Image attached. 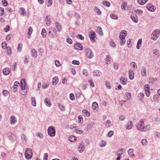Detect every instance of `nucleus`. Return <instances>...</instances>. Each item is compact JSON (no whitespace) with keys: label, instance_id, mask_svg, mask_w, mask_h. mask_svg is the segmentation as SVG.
Here are the masks:
<instances>
[{"label":"nucleus","instance_id":"obj_38","mask_svg":"<svg viewBox=\"0 0 160 160\" xmlns=\"http://www.w3.org/2000/svg\"><path fill=\"white\" fill-rule=\"evenodd\" d=\"M41 34L43 37H44L46 36V34H47V32L46 30V29L44 28H43L42 29V31L41 32Z\"/></svg>","mask_w":160,"mask_h":160},{"label":"nucleus","instance_id":"obj_52","mask_svg":"<svg viewBox=\"0 0 160 160\" xmlns=\"http://www.w3.org/2000/svg\"><path fill=\"white\" fill-rule=\"evenodd\" d=\"M123 150H125V149L124 148H122L119 150L118 151V152H120L119 153H117L116 155L117 156H119V155H122V152Z\"/></svg>","mask_w":160,"mask_h":160},{"label":"nucleus","instance_id":"obj_35","mask_svg":"<svg viewBox=\"0 0 160 160\" xmlns=\"http://www.w3.org/2000/svg\"><path fill=\"white\" fill-rule=\"evenodd\" d=\"M98 107V103L96 102H94L92 103V107L93 110L96 109Z\"/></svg>","mask_w":160,"mask_h":160},{"label":"nucleus","instance_id":"obj_15","mask_svg":"<svg viewBox=\"0 0 160 160\" xmlns=\"http://www.w3.org/2000/svg\"><path fill=\"white\" fill-rule=\"evenodd\" d=\"M141 73L143 77H145L146 75V70L145 67L143 66L141 68Z\"/></svg>","mask_w":160,"mask_h":160},{"label":"nucleus","instance_id":"obj_59","mask_svg":"<svg viewBox=\"0 0 160 160\" xmlns=\"http://www.w3.org/2000/svg\"><path fill=\"white\" fill-rule=\"evenodd\" d=\"M145 91L150 90V87L148 84H146L145 85Z\"/></svg>","mask_w":160,"mask_h":160},{"label":"nucleus","instance_id":"obj_8","mask_svg":"<svg viewBox=\"0 0 160 160\" xmlns=\"http://www.w3.org/2000/svg\"><path fill=\"white\" fill-rule=\"evenodd\" d=\"M89 36L90 40L92 42H94L95 40V38L96 36L95 33V32L92 31L89 32Z\"/></svg>","mask_w":160,"mask_h":160},{"label":"nucleus","instance_id":"obj_16","mask_svg":"<svg viewBox=\"0 0 160 160\" xmlns=\"http://www.w3.org/2000/svg\"><path fill=\"white\" fill-rule=\"evenodd\" d=\"M55 27L57 29V30L58 32H61L62 30V27L61 25L58 22L55 23Z\"/></svg>","mask_w":160,"mask_h":160},{"label":"nucleus","instance_id":"obj_14","mask_svg":"<svg viewBox=\"0 0 160 160\" xmlns=\"http://www.w3.org/2000/svg\"><path fill=\"white\" fill-rule=\"evenodd\" d=\"M75 48L76 49L82 51V46L79 43H77L75 44Z\"/></svg>","mask_w":160,"mask_h":160},{"label":"nucleus","instance_id":"obj_46","mask_svg":"<svg viewBox=\"0 0 160 160\" xmlns=\"http://www.w3.org/2000/svg\"><path fill=\"white\" fill-rule=\"evenodd\" d=\"M144 96V95L143 93H142L141 92L138 94V97L140 101L142 100V99L143 98Z\"/></svg>","mask_w":160,"mask_h":160},{"label":"nucleus","instance_id":"obj_50","mask_svg":"<svg viewBox=\"0 0 160 160\" xmlns=\"http://www.w3.org/2000/svg\"><path fill=\"white\" fill-rule=\"evenodd\" d=\"M7 53L8 55H11V48L10 47H8L7 48Z\"/></svg>","mask_w":160,"mask_h":160},{"label":"nucleus","instance_id":"obj_54","mask_svg":"<svg viewBox=\"0 0 160 160\" xmlns=\"http://www.w3.org/2000/svg\"><path fill=\"white\" fill-rule=\"evenodd\" d=\"M4 9L3 8L0 7V15H2L4 14Z\"/></svg>","mask_w":160,"mask_h":160},{"label":"nucleus","instance_id":"obj_22","mask_svg":"<svg viewBox=\"0 0 160 160\" xmlns=\"http://www.w3.org/2000/svg\"><path fill=\"white\" fill-rule=\"evenodd\" d=\"M129 78L130 80H132L134 78V73L133 71L130 70L129 71Z\"/></svg>","mask_w":160,"mask_h":160},{"label":"nucleus","instance_id":"obj_39","mask_svg":"<svg viewBox=\"0 0 160 160\" xmlns=\"http://www.w3.org/2000/svg\"><path fill=\"white\" fill-rule=\"evenodd\" d=\"M32 104V106H36V100L34 97H32L31 98Z\"/></svg>","mask_w":160,"mask_h":160},{"label":"nucleus","instance_id":"obj_43","mask_svg":"<svg viewBox=\"0 0 160 160\" xmlns=\"http://www.w3.org/2000/svg\"><path fill=\"white\" fill-rule=\"evenodd\" d=\"M126 96L127 97V100H128L131 98V95L129 92H127L126 93Z\"/></svg>","mask_w":160,"mask_h":160},{"label":"nucleus","instance_id":"obj_62","mask_svg":"<svg viewBox=\"0 0 160 160\" xmlns=\"http://www.w3.org/2000/svg\"><path fill=\"white\" fill-rule=\"evenodd\" d=\"M113 134V131H109L108 134V137H111Z\"/></svg>","mask_w":160,"mask_h":160},{"label":"nucleus","instance_id":"obj_42","mask_svg":"<svg viewBox=\"0 0 160 160\" xmlns=\"http://www.w3.org/2000/svg\"><path fill=\"white\" fill-rule=\"evenodd\" d=\"M121 39V42L120 43V44L121 45H123L125 43V38H123V37H122V38H120Z\"/></svg>","mask_w":160,"mask_h":160},{"label":"nucleus","instance_id":"obj_24","mask_svg":"<svg viewBox=\"0 0 160 160\" xmlns=\"http://www.w3.org/2000/svg\"><path fill=\"white\" fill-rule=\"evenodd\" d=\"M44 103L47 106L51 107V104L50 103V99L48 98H46L44 100Z\"/></svg>","mask_w":160,"mask_h":160},{"label":"nucleus","instance_id":"obj_18","mask_svg":"<svg viewBox=\"0 0 160 160\" xmlns=\"http://www.w3.org/2000/svg\"><path fill=\"white\" fill-rule=\"evenodd\" d=\"M21 88L22 90L25 91L26 84L25 83V81L24 79H22L21 82Z\"/></svg>","mask_w":160,"mask_h":160},{"label":"nucleus","instance_id":"obj_51","mask_svg":"<svg viewBox=\"0 0 160 160\" xmlns=\"http://www.w3.org/2000/svg\"><path fill=\"white\" fill-rule=\"evenodd\" d=\"M2 93L3 95L4 96L6 97L8 94L9 92L8 91L5 90L3 91Z\"/></svg>","mask_w":160,"mask_h":160},{"label":"nucleus","instance_id":"obj_56","mask_svg":"<svg viewBox=\"0 0 160 160\" xmlns=\"http://www.w3.org/2000/svg\"><path fill=\"white\" fill-rule=\"evenodd\" d=\"M141 143L142 145H145L147 143V140L145 139H142L141 141Z\"/></svg>","mask_w":160,"mask_h":160},{"label":"nucleus","instance_id":"obj_26","mask_svg":"<svg viewBox=\"0 0 160 160\" xmlns=\"http://www.w3.org/2000/svg\"><path fill=\"white\" fill-rule=\"evenodd\" d=\"M58 77H55L52 79V84L53 85H55L58 83Z\"/></svg>","mask_w":160,"mask_h":160},{"label":"nucleus","instance_id":"obj_41","mask_svg":"<svg viewBox=\"0 0 160 160\" xmlns=\"http://www.w3.org/2000/svg\"><path fill=\"white\" fill-rule=\"evenodd\" d=\"M32 28L30 27L28 28V36H30L32 33Z\"/></svg>","mask_w":160,"mask_h":160},{"label":"nucleus","instance_id":"obj_64","mask_svg":"<svg viewBox=\"0 0 160 160\" xmlns=\"http://www.w3.org/2000/svg\"><path fill=\"white\" fill-rule=\"evenodd\" d=\"M66 41H67V42L69 44H71L72 42V40L71 39H70V38H67Z\"/></svg>","mask_w":160,"mask_h":160},{"label":"nucleus","instance_id":"obj_63","mask_svg":"<svg viewBox=\"0 0 160 160\" xmlns=\"http://www.w3.org/2000/svg\"><path fill=\"white\" fill-rule=\"evenodd\" d=\"M2 47L3 49H5L6 47V43L5 42H2Z\"/></svg>","mask_w":160,"mask_h":160},{"label":"nucleus","instance_id":"obj_1","mask_svg":"<svg viewBox=\"0 0 160 160\" xmlns=\"http://www.w3.org/2000/svg\"><path fill=\"white\" fill-rule=\"evenodd\" d=\"M85 53H86V56L88 58L91 59L94 57V54L91 50L89 48H87L85 49Z\"/></svg>","mask_w":160,"mask_h":160},{"label":"nucleus","instance_id":"obj_36","mask_svg":"<svg viewBox=\"0 0 160 160\" xmlns=\"http://www.w3.org/2000/svg\"><path fill=\"white\" fill-rule=\"evenodd\" d=\"M159 96L158 95H155L153 97V100L155 102H158Z\"/></svg>","mask_w":160,"mask_h":160},{"label":"nucleus","instance_id":"obj_7","mask_svg":"<svg viewBox=\"0 0 160 160\" xmlns=\"http://www.w3.org/2000/svg\"><path fill=\"white\" fill-rule=\"evenodd\" d=\"M159 35V34L158 32L156 31V30H154L152 33V39L153 40H156L158 37Z\"/></svg>","mask_w":160,"mask_h":160},{"label":"nucleus","instance_id":"obj_31","mask_svg":"<svg viewBox=\"0 0 160 160\" xmlns=\"http://www.w3.org/2000/svg\"><path fill=\"white\" fill-rule=\"evenodd\" d=\"M94 11L97 12L98 15H100L102 13L101 11L97 7H94Z\"/></svg>","mask_w":160,"mask_h":160},{"label":"nucleus","instance_id":"obj_28","mask_svg":"<svg viewBox=\"0 0 160 160\" xmlns=\"http://www.w3.org/2000/svg\"><path fill=\"white\" fill-rule=\"evenodd\" d=\"M58 105L61 111H65L66 108L64 106L59 103L58 104Z\"/></svg>","mask_w":160,"mask_h":160},{"label":"nucleus","instance_id":"obj_13","mask_svg":"<svg viewBox=\"0 0 160 160\" xmlns=\"http://www.w3.org/2000/svg\"><path fill=\"white\" fill-rule=\"evenodd\" d=\"M127 33V32L125 30H122L120 33L119 38H122V37H123V38H125V37L126 36Z\"/></svg>","mask_w":160,"mask_h":160},{"label":"nucleus","instance_id":"obj_30","mask_svg":"<svg viewBox=\"0 0 160 160\" xmlns=\"http://www.w3.org/2000/svg\"><path fill=\"white\" fill-rule=\"evenodd\" d=\"M77 138L76 137L73 136H69L68 138V140L69 141L71 142H73L76 141Z\"/></svg>","mask_w":160,"mask_h":160},{"label":"nucleus","instance_id":"obj_11","mask_svg":"<svg viewBox=\"0 0 160 160\" xmlns=\"http://www.w3.org/2000/svg\"><path fill=\"white\" fill-rule=\"evenodd\" d=\"M10 123L12 125H14L17 121V119L16 117L14 116H12L10 118Z\"/></svg>","mask_w":160,"mask_h":160},{"label":"nucleus","instance_id":"obj_27","mask_svg":"<svg viewBox=\"0 0 160 160\" xmlns=\"http://www.w3.org/2000/svg\"><path fill=\"white\" fill-rule=\"evenodd\" d=\"M121 82L123 85H125L127 83V79L123 77H121L120 79Z\"/></svg>","mask_w":160,"mask_h":160},{"label":"nucleus","instance_id":"obj_45","mask_svg":"<svg viewBox=\"0 0 160 160\" xmlns=\"http://www.w3.org/2000/svg\"><path fill=\"white\" fill-rule=\"evenodd\" d=\"M20 11H22V12L21 13V14L23 16L25 15V9L23 8H21L20 9Z\"/></svg>","mask_w":160,"mask_h":160},{"label":"nucleus","instance_id":"obj_20","mask_svg":"<svg viewBox=\"0 0 160 160\" xmlns=\"http://www.w3.org/2000/svg\"><path fill=\"white\" fill-rule=\"evenodd\" d=\"M151 128V126L150 125H147L145 126H144L142 128L141 131L146 132L149 130Z\"/></svg>","mask_w":160,"mask_h":160},{"label":"nucleus","instance_id":"obj_17","mask_svg":"<svg viewBox=\"0 0 160 160\" xmlns=\"http://www.w3.org/2000/svg\"><path fill=\"white\" fill-rule=\"evenodd\" d=\"M93 74L94 76L100 77L101 76L102 73L98 70H95L93 72Z\"/></svg>","mask_w":160,"mask_h":160},{"label":"nucleus","instance_id":"obj_33","mask_svg":"<svg viewBox=\"0 0 160 160\" xmlns=\"http://www.w3.org/2000/svg\"><path fill=\"white\" fill-rule=\"evenodd\" d=\"M128 153L129 155L131 157H134L135 156L133 154V149L132 148L129 149L128 150Z\"/></svg>","mask_w":160,"mask_h":160},{"label":"nucleus","instance_id":"obj_55","mask_svg":"<svg viewBox=\"0 0 160 160\" xmlns=\"http://www.w3.org/2000/svg\"><path fill=\"white\" fill-rule=\"evenodd\" d=\"M10 27L9 25H7L6 27L4 28V30L5 32H7L9 31Z\"/></svg>","mask_w":160,"mask_h":160},{"label":"nucleus","instance_id":"obj_2","mask_svg":"<svg viewBox=\"0 0 160 160\" xmlns=\"http://www.w3.org/2000/svg\"><path fill=\"white\" fill-rule=\"evenodd\" d=\"M57 31L56 29L53 27H50L49 29L48 35L52 38H54L55 37Z\"/></svg>","mask_w":160,"mask_h":160},{"label":"nucleus","instance_id":"obj_3","mask_svg":"<svg viewBox=\"0 0 160 160\" xmlns=\"http://www.w3.org/2000/svg\"><path fill=\"white\" fill-rule=\"evenodd\" d=\"M48 132L49 135L51 137H54L55 135V128L52 126L49 127L48 129Z\"/></svg>","mask_w":160,"mask_h":160},{"label":"nucleus","instance_id":"obj_9","mask_svg":"<svg viewBox=\"0 0 160 160\" xmlns=\"http://www.w3.org/2000/svg\"><path fill=\"white\" fill-rule=\"evenodd\" d=\"M85 149L84 144L83 142H82L78 147V150L80 153H82Z\"/></svg>","mask_w":160,"mask_h":160},{"label":"nucleus","instance_id":"obj_6","mask_svg":"<svg viewBox=\"0 0 160 160\" xmlns=\"http://www.w3.org/2000/svg\"><path fill=\"white\" fill-rule=\"evenodd\" d=\"M7 136L8 137L9 139L12 142H13L16 139L15 136L14 134L11 132H8L7 134Z\"/></svg>","mask_w":160,"mask_h":160},{"label":"nucleus","instance_id":"obj_23","mask_svg":"<svg viewBox=\"0 0 160 160\" xmlns=\"http://www.w3.org/2000/svg\"><path fill=\"white\" fill-rule=\"evenodd\" d=\"M32 56L34 58H36L38 56L37 52L35 49H33L31 51Z\"/></svg>","mask_w":160,"mask_h":160},{"label":"nucleus","instance_id":"obj_37","mask_svg":"<svg viewBox=\"0 0 160 160\" xmlns=\"http://www.w3.org/2000/svg\"><path fill=\"white\" fill-rule=\"evenodd\" d=\"M103 4L106 7H110V3L108 1H104L102 2Z\"/></svg>","mask_w":160,"mask_h":160},{"label":"nucleus","instance_id":"obj_58","mask_svg":"<svg viewBox=\"0 0 160 160\" xmlns=\"http://www.w3.org/2000/svg\"><path fill=\"white\" fill-rule=\"evenodd\" d=\"M88 82L89 83L90 85L92 87H94V84L92 80H89Z\"/></svg>","mask_w":160,"mask_h":160},{"label":"nucleus","instance_id":"obj_21","mask_svg":"<svg viewBox=\"0 0 160 160\" xmlns=\"http://www.w3.org/2000/svg\"><path fill=\"white\" fill-rule=\"evenodd\" d=\"M131 18L134 22L137 23L138 22V17L136 15H131Z\"/></svg>","mask_w":160,"mask_h":160},{"label":"nucleus","instance_id":"obj_60","mask_svg":"<svg viewBox=\"0 0 160 160\" xmlns=\"http://www.w3.org/2000/svg\"><path fill=\"white\" fill-rule=\"evenodd\" d=\"M158 51L157 49H154L153 51V54L156 55L158 54Z\"/></svg>","mask_w":160,"mask_h":160},{"label":"nucleus","instance_id":"obj_5","mask_svg":"<svg viewBox=\"0 0 160 160\" xmlns=\"http://www.w3.org/2000/svg\"><path fill=\"white\" fill-rule=\"evenodd\" d=\"M144 125V121L141 120L139 121L138 123L136 125V127L139 131H141Z\"/></svg>","mask_w":160,"mask_h":160},{"label":"nucleus","instance_id":"obj_44","mask_svg":"<svg viewBox=\"0 0 160 160\" xmlns=\"http://www.w3.org/2000/svg\"><path fill=\"white\" fill-rule=\"evenodd\" d=\"M110 56L109 55H107L106 56V58L105 59V60L107 61V63L109 64L110 63Z\"/></svg>","mask_w":160,"mask_h":160},{"label":"nucleus","instance_id":"obj_53","mask_svg":"<svg viewBox=\"0 0 160 160\" xmlns=\"http://www.w3.org/2000/svg\"><path fill=\"white\" fill-rule=\"evenodd\" d=\"M156 79L152 77H151L149 78V83H152L156 81Z\"/></svg>","mask_w":160,"mask_h":160},{"label":"nucleus","instance_id":"obj_10","mask_svg":"<svg viewBox=\"0 0 160 160\" xmlns=\"http://www.w3.org/2000/svg\"><path fill=\"white\" fill-rule=\"evenodd\" d=\"M147 8L149 11L153 12L155 10V8L154 6L150 4H148L146 6Z\"/></svg>","mask_w":160,"mask_h":160},{"label":"nucleus","instance_id":"obj_48","mask_svg":"<svg viewBox=\"0 0 160 160\" xmlns=\"http://www.w3.org/2000/svg\"><path fill=\"white\" fill-rule=\"evenodd\" d=\"M21 138L22 140L23 141V142H24L26 141V136L25 134H22L21 136Z\"/></svg>","mask_w":160,"mask_h":160},{"label":"nucleus","instance_id":"obj_61","mask_svg":"<svg viewBox=\"0 0 160 160\" xmlns=\"http://www.w3.org/2000/svg\"><path fill=\"white\" fill-rule=\"evenodd\" d=\"M22 47V45L21 44H19L18 46V50L20 52L21 50V48Z\"/></svg>","mask_w":160,"mask_h":160},{"label":"nucleus","instance_id":"obj_32","mask_svg":"<svg viewBox=\"0 0 160 160\" xmlns=\"http://www.w3.org/2000/svg\"><path fill=\"white\" fill-rule=\"evenodd\" d=\"M97 32L99 33L100 36H102L103 35L102 30L101 27H98L97 28Z\"/></svg>","mask_w":160,"mask_h":160},{"label":"nucleus","instance_id":"obj_12","mask_svg":"<svg viewBox=\"0 0 160 160\" xmlns=\"http://www.w3.org/2000/svg\"><path fill=\"white\" fill-rule=\"evenodd\" d=\"M10 69L7 68L3 69L2 70L3 73L5 75H7L9 74L10 71Z\"/></svg>","mask_w":160,"mask_h":160},{"label":"nucleus","instance_id":"obj_57","mask_svg":"<svg viewBox=\"0 0 160 160\" xmlns=\"http://www.w3.org/2000/svg\"><path fill=\"white\" fill-rule=\"evenodd\" d=\"M72 63L74 65H78L79 64V61L74 60L72 62Z\"/></svg>","mask_w":160,"mask_h":160},{"label":"nucleus","instance_id":"obj_47","mask_svg":"<svg viewBox=\"0 0 160 160\" xmlns=\"http://www.w3.org/2000/svg\"><path fill=\"white\" fill-rule=\"evenodd\" d=\"M76 37L81 40H83L84 39V38L83 36L81 34H78L77 36Z\"/></svg>","mask_w":160,"mask_h":160},{"label":"nucleus","instance_id":"obj_19","mask_svg":"<svg viewBox=\"0 0 160 160\" xmlns=\"http://www.w3.org/2000/svg\"><path fill=\"white\" fill-rule=\"evenodd\" d=\"M133 126V123L132 121L128 122L126 126V129L129 130L131 129Z\"/></svg>","mask_w":160,"mask_h":160},{"label":"nucleus","instance_id":"obj_4","mask_svg":"<svg viewBox=\"0 0 160 160\" xmlns=\"http://www.w3.org/2000/svg\"><path fill=\"white\" fill-rule=\"evenodd\" d=\"M25 155L26 158L27 159H30L32 156V150L30 148H27L26 151Z\"/></svg>","mask_w":160,"mask_h":160},{"label":"nucleus","instance_id":"obj_34","mask_svg":"<svg viewBox=\"0 0 160 160\" xmlns=\"http://www.w3.org/2000/svg\"><path fill=\"white\" fill-rule=\"evenodd\" d=\"M148 0H138V3L141 5H144Z\"/></svg>","mask_w":160,"mask_h":160},{"label":"nucleus","instance_id":"obj_49","mask_svg":"<svg viewBox=\"0 0 160 160\" xmlns=\"http://www.w3.org/2000/svg\"><path fill=\"white\" fill-rule=\"evenodd\" d=\"M69 97L70 98L71 100L73 101L75 100V98L74 95L73 93H71L70 94Z\"/></svg>","mask_w":160,"mask_h":160},{"label":"nucleus","instance_id":"obj_40","mask_svg":"<svg viewBox=\"0 0 160 160\" xmlns=\"http://www.w3.org/2000/svg\"><path fill=\"white\" fill-rule=\"evenodd\" d=\"M110 16L111 18H112L113 19H117L118 18V17L117 16L114 14L113 13H111L110 15Z\"/></svg>","mask_w":160,"mask_h":160},{"label":"nucleus","instance_id":"obj_29","mask_svg":"<svg viewBox=\"0 0 160 160\" xmlns=\"http://www.w3.org/2000/svg\"><path fill=\"white\" fill-rule=\"evenodd\" d=\"M82 113L84 116L88 117L90 115V113L86 110L83 109L82 110Z\"/></svg>","mask_w":160,"mask_h":160},{"label":"nucleus","instance_id":"obj_25","mask_svg":"<svg viewBox=\"0 0 160 160\" xmlns=\"http://www.w3.org/2000/svg\"><path fill=\"white\" fill-rule=\"evenodd\" d=\"M45 21L47 26H49L51 24L50 18L48 16H47L45 19Z\"/></svg>","mask_w":160,"mask_h":160}]
</instances>
